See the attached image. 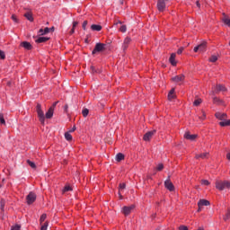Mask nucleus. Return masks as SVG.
I'll list each match as a JSON object with an SVG mask.
<instances>
[{"mask_svg": "<svg viewBox=\"0 0 230 230\" xmlns=\"http://www.w3.org/2000/svg\"><path fill=\"white\" fill-rule=\"evenodd\" d=\"M216 188L217 190H219V191H224V190H229L230 181H217Z\"/></svg>", "mask_w": 230, "mask_h": 230, "instance_id": "f257e3e1", "label": "nucleus"}, {"mask_svg": "<svg viewBox=\"0 0 230 230\" xmlns=\"http://www.w3.org/2000/svg\"><path fill=\"white\" fill-rule=\"evenodd\" d=\"M36 112L38 114V118H40V123L44 124V121H46V116L44 115V111H42V105L40 103L36 106Z\"/></svg>", "mask_w": 230, "mask_h": 230, "instance_id": "f03ea898", "label": "nucleus"}, {"mask_svg": "<svg viewBox=\"0 0 230 230\" xmlns=\"http://www.w3.org/2000/svg\"><path fill=\"white\" fill-rule=\"evenodd\" d=\"M107 49V45L104 43H96L93 50L92 51L93 55H96V53H102V51H105Z\"/></svg>", "mask_w": 230, "mask_h": 230, "instance_id": "7ed1b4c3", "label": "nucleus"}, {"mask_svg": "<svg viewBox=\"0 0 230 230\" xmlns=\"http://www.w3.org/2000/svg\"><path fill=\"white\" fill-rule=\"evenodd\" d=\"M208 49V41H202L199 45L194 48V53H204Z\"/></svg>", "mask_w": 230, "mask_h": 230, "instance_id": "20e7f679", "label": "nucleus"}, {"mask_svg": "<svg viewBox=\"0 0 230 230\" xmlns=\"http://www.w3.org/2000/svg\"><path fill=\"white\" fill-rule=\"evenodd\" d=\"M227 91V88L224 86L223 84H217L216 90L210 92V96H215V94H218V93H226Z\"/></svg>", "mask_w": 230, "mask_h": 230, "instance_id": "39448f33", "label": "nucleus"}, {"mask_svg": "<svg viewBox=\"0 0 230 230\" xmlns=\"http://www.w3.org/2000/svg\"><path fill=\"white\" fill-rule=\"evenodd\" d=\"M27 204L30 206L31 204H33L35 200H37V195L33 192H30L26 197Z\"/></svg>", "mask_w": 230, "mask_h": 230, "instance_id": "423d86ee", "label": "nucleus"}, {"mask_svg": "<svg viewBox=\"0 0 230 230\" xmlns=\"http://www.w3.org/2000/svg\"><path fill=\"white\" fill-rule=\"evenodd\" d=\"M164 186L166 190L169 191H174L175 190V186H173V183L170 180V177L164 181Z\"/></svg>", "mask_w": 230, "mask_h": 230, "instance_id": "0eeeda50", "label": "nucleus"}, {"mask_svg": "<svg viewBox=\"0 0 230 230\" xmlns=\"http://www.w3.org/2000/svg\"><path fill=\"white\" fill-rule=\"evenodd\" d=\"M134 208H136L134 205L128 206V207H123L122 208V213L127 217L129 213H132L134 211Z\"/></svg>", "mask_w": 230, "mask_h": 230, "instance_id": "6e6552de", "label": "nucleus"}, {"mask_svg": "<svg viewBox=\"0 0 230 230\" xmlns=\"http://www.w3.org/2000/svg\"><path fill=\"white\" fill-rule=\"evenodd\" d=\"M157 8L160 12L166 10V3L164 2V0H158Z\"/></svg>", "mask_w": 230, "mask_h": 230, "instance_id": "1a4fd4ad", "label": "nucleus"}, {"mask_svg": "<svg viewBox=\"0 0 230 230\" xmlns=\"http://www.w3.org/2000/svg\"><path fill=\"white\" fill-rule=\"evenodd\" d=\"M130 42H132V40L129 37L125 38L124 42L122 44L123 51H127V49L128 48Z\"/></svg>", "mask_w": 230, "mask_h": 230, "instance_id": "9d476101", "label": "nucleus"}, {"mask_svg": "<svg viewBox=\"0 0 230 230\" xmlns=\"http://www.w3.org/2000/svg\"><path fill=\"white\" fill-rule=\"evenodd\" d=\"M184 75H175L174 77H172V82L175 84H179V82H184Z\"/></svg>", "mask_w": 230, "mask_h": 230, "instance_id": "9b49d317", "label": "nucleus"}, {"mask_svg": "<svg viewBox=\"0 0 230 230\" xmlns=\"http://www.w3.org/2000/svg\"><path fill=\"white\" fill-rule=\"evenodd\" d=\"M154 134H155V130L148 131L144 135V141H150L151 137H154Z\"/></svg>", "mask_w": 230, "mask_h": 230, "instance_id": "f8f14e48", "label": "nucleus"}, {"mask_svg": "<svg viewBox=\"0 0 230 230\" xmlns=\"http://www.w3.org/2000/svg\"><path fill=\"white\" fill-rule=\"evenodd\" d=\"M184 137L185 139H189V141H195L197 139V135H191L190 132H186Z\"/></svg>", "mask_w": 230, "mask_h": 230, "instance_id": "ddd939ff", "label": "nucleus"}, {"mask_svg": "<svg viewBox=\"0 0 230 230\" xmlns=\"http://www.w3.org/2000/svg\"><path fill=\"white\" fill-rule=\"evenodd\" d=\"M212 98H213V103H215V105H224V101L215 96V94L212 95Z\"/></svg>", "mask_w": 230, "mask_h": 230, "instance_id": "4468645a", "label": "nucleus"}, {"mask_svg": "<svg viewBox=\"0 0 230 230\" xmlns=\"http://www.w3.org/2000/svg\"><path fill=\"white\" fill-rule=\"evenodd\" d=\"M216 118H217V119H220L221 121H226V119L227 118V114L217 112L216 113Z\"/></svg>", "mask_w": 230, "mask_h": 230, "instance_id": "2eb2a0df", "label": "nucleus"}, {"mask_svg": "<svg viewBox=\"0 0 230 230\" xmlns=\"http://www.w3.org/2000/svg\"><path fill=\"white\" fill-rule=\"evenodd\" d=\"M54 111H55V110H53V108L49 109V111L45 114V117L47 118V119H51V118H53Z\"/></svg>", "mask_w": 230, "mask_h": 230, "instance_id": "dca6fc26", "label": "nucleus"}, {"mask_svg": "<svg viewBox=\"0 0 230 230\" xmlns=\"http://www.w3.org/2000/svg\"><path fill=\"white\" fill-rule=\"evenodd\" d=\"M24 17L27 21H30V22H33V14L31 13V12L25 13Z\"/></svg>", "mask_w": 230, "mask_h": 230, "instance_id": "f3484780", "label": "nucleus"}, {"mask_svg": "<svg viewBox=\"0 0 230 230\" xmlns=\"http://www.w3.org/2000/svg\"><path fill=\"white\" fill-rule=\"evenodd\" d=\"M175 57H176L175 53L171 54L169 62L170 64H172V66H177V61H175Z\"/></svg>", "mask_w": 230, "mask_h": 230, "instance_id": "a211bd4d", "label": "nucleus"}, {"mask_svg": "<svg viewBox=\"0 0 230 230\" xmlns=\"http://www.w3.org/2000/svg\"><path fill=\"white\" fill-rule=\"evenodd\" d=\"M21 46L22 48H24V49H28V50L31 49V44L30 42H28V41H22L21 43Z\"/></svg>", "mask_w": 230, "mask_h": 230, "instance_id": "6ab92c4d", "label": "nucleus"}, {"mask_svg": "<svg viewBox=\"0 0 230 230\" xmlns=\"http://www.w3.org/2000/svg\"><path fill=\"white\" fill-rule=\"evenodd\" d=\"M48 40H49V38L48 37H40L35 40V42H37L38 44H40L42 42H48Z\"/></svg>", "mask_w": 230, "mask_h": 230, "instance_id": "aec40b11", "label": "nucleus"}, {"mask_svg": "<svg viewBox=\"0 0 230 230\" xmlns=\"http://www.w3.org/2000/svg\"><path fill=\"white\" fill-rule=\"evenodd\" d=\"M199 208H202V206H209V201L207 199H200L198 203Z\"/></svg>", "mask_w": 230, "mask_h": 230, "instance_id": "412c9836", "label": "nucleus"}, {"mask_svg": "<svg viewBox=\"0 0 230 230\" xmlns=\"http://www.w3.org/2000/svg\"><path fill=\"white\" fill-rule=\"evenodd\" d=\"M51 31V29L46 27L44 30L40 29L39 31L40 35H47V33H49Z\"/></svg>", "mask_w": 230, "mask_h": 230, "instance_id": "4be33fe9", "label": "nucleus"}, {"mask_svg": "<svg viewBox=\"0 0 230 230\" xmlns=\"http://www.w3.org/2000/svg\"><path fill=\"white\" fill-rule=\"evenodd\" d=\"M209 153H203L201 155H196V159H208Z\"/></svg>", "mask_w": 230, "mask_h": 230, "instance_id": "5701e85b", "label": "nucleus"}, {"mask_svg": "<svg viewBox=\"0 0 230 230\" xmlns=\"http://www.w3.org/2000/svg\"><path fill=\"white\" fill-rule=\"evenodd\" d=\"M175 98V88H172L168 93V100H173Z\"/></svg>", "mask_w": 230, "mask_h": 230, "instance_id": "b1692460", "label": "nucleus"}, {"mask_svg": "<svg viewBox=\"0 0 230 230\" xmlns=\"http://www.w3.org/2000/svg\"><path fill=\"white\" fill-rule=\"evenodd\" d=\"M127 188V185L125 183H120L119 184V199H123V196L121 195V190H125Z\"/></svg>", "mask_w": 230, "mask_h": 230, "instance_id": "393cba45", "label": "nucleus"}, {"mask_svg": "<svg viewBox=\"0 0 230 230\" xmlns=\"http://www.w3.org/2000/svg\"><path fill=\"white\" fill-rule=\"evenodd\" d=\"M91 30L93 31H102V25H96V24H93L91 26Z\"/></svg>", "mask_w": 230, "mask_h": 230, "instance_id": "a878e982", "label": "nucleus"}, {"mask_svg": "<svg viewBox=\"0 0 230 230\" xmlns=\"http://www.w3.org/2000/svg\"><path fill=\"white\" fill-rule=\"evenodd\" d=\"M220 127H230V119L222 120L219 122Z\"/></svg>", "mask_w": 230, "mask_h": 230, "instance_id": "bb28decb", "label": "nucleus"}, {"mask_svg": "<svg viewBox=\"0 0 230 230\" xmlns=\"http://www.w3.org/2000/svg\"><path fill=\"white\" fill-rule=\"evenodd\" d=\"M123 159H125V155L121 153H118L116 155V161L119 163V161H123Z\"/></svg>", "mask_w": 230, "mask_h": 230, "instance_id": "cd10ccee", "label": "nucleus"}, {"mask_svg": "<svg viewBox=\"0 0 230 230\" xmlns=\"http://www.w3.org/2000/svg\"><path fill=\"white\" fill-rule=\"evenodd\" d=\"M65 139H66V141H73V136H71V133L66 132L65 133Z\"/></svg>", "mask_w": 230, "mask_h": 230, "instance_id": "c85d7f7f", "label": "nucleus"}, {"mask_svg": "<svg viewBox=\"0 0 230 230\" xmlns=\"http://www.w3.org/2000/svg\"><path fill=\"white\" fill-rule=\"evenodd\" d=\"M200 103H202V99H196V100L193 102L194 107H199V105H200Z\"/></svg>", "mask_w": 230, "mask_h": 230, "instance_id": "c756f323", "label": "nucleus"}, {"mask_svg": "<svg viewBox=\"0 0 230 230\" xmlns=\"http://www.w3.org/2000/svg\"><path fill=\"white\" fill-rule=\"evenodd\" d=\"M40 230H48L49 223L46 221L45 223L40 224Z\"/></svg>", "mask_w": 230, "mask_h": 230, "instance_id": "7c9ffc66", "label": "nucleus"}, {"mask_svg": "<svg viewBox=\"0 0 230 230\" xmlns=\"http://www.w3.org/2000/svg\"><path fill=\"white\" fill-rule=\"evenodd\" d=\"M223 22L225 23V24H226V26H229V28H230V19L228 18V17H224L223 18Z\"/></svg>", "mask_w": 230, "mask_h": 230, "instance_id": "2f4dec72", "label": "nucleus"}, {"mask_svg": "<svg viewBox=\"0 0 230 230\" xmlns=\"http://www.w3.org/2000/svg\"><path fill=\"white\" fill-rule=\"evenodd\" d=\"M82 114L84 116V118H87V116H89V109L85 108L83 110Z\"/></svg>", "mask_w": 230, "mask_h": 230, "instance_id": "473e14b6", "label": "nucleus"}, {"mask_svg": "<svg viewBox=\"0 0 230 230\" xmlns=\"http://www.w3.org/2000/svg\"><path fill=\"white\" fill-rule=\"evenodd\" d=\"M27 164H29V166H31V168H33V170L37 168V165L35 164V163L31 162V160H27Z\"/></svg>", "mask_w": 230, "mask_h": 230, "instance_id": "72a5a7b5", "label": "nucleus"}, {"mask_svg": "<svg viewBox=\"0 0 230 230\" xmlns=\"http://www.w3.org/2000/svg\"><path fill=\"white\" fill-rule=\"evenodd\" d=\"M0 123L1 125H6V121L4 120V115L0 113Z\"/></svg>", "mask_w": 230, "mask_h": 230, "instance_id": "f704fd0d", "label": "nucleus"}, {"mask_svg": "<svg viewBox=\"0 0 230 230\" xmlns=\"http://www.w3.org/2000/svg\"><path fill=\"white\" fill-rule=\"evenodd\" d=\"M66 191H73V189L71 188V186L69 185L65 186V188L63 189V193H66Z\"/></svg>", "mask_w": 230, "mask_h": 230, "instance_id": "c9c22d12", "label": "nucleus"}, {"mask_svg": "<svg viewBox=\"0 0 230 230\" xmlns=\"http://www.w3.org/2000/svg\"><path fill=\"white\" fill-rule=\"evenodd\" d=\"M46 218H48V216L46 214H42L40 218V224L44 223Z\"/></svg>", "mask_w": 230, "mask_h": 230, "instance_id": "e433bc0d", "label": "nucleus"}, {"mask_svg": "<svg viewBox=\"0 0 230 230\" xmlns=\"http://www.w3.org/2000/svg\"><path fill=\"white\" fill-rule=\"evenodd\" d=\"M119 31H121V33H125L127 31V25H120Z\"/></svg>", "mask_w": 230, "mask_h": 230, "instance_id": "4c0bfd02", "label": "nucleus"}, {"mask_svg": "<svg viewBox=\"0 0 230 230\" xmlns=\"http://www.w3.org/2000/svg\"><path fill=\"white\" fill-rule=\"evenodd\" d=\"M6 58V55L4 54V51L0 49V59L4 60Z\"/></svg>", "mask_w": 230, "mask_h": 230, "instance_id": "58836bf2", "label": "nucleus"}, {"mask_svg": "<svg viewBox=\"0 0 230 230\" xmlns=\"http://www.w3.org/2000/svg\"><path fill=\"white\" fill-rule=\"evenodd\" d=\"M217 60H218V57L215 55L211 56L209 58V62H217Z\"/></svg>", "mask_w": 230, "mask_h": 230, "instance_id": "ea45409f", "label": "nucleus"}, {"mask_svg": "<svg viewBox=\"0 0 230 230\" xmlns=\"http://www.w3.org/2000/svg\"><path fill=\"white\" fill-rule=\"evenodd\" d=\"M202 186H209V181L208 180H201Z\"/></svg>", "mask_w": 230, "mask_h": 230, "instance_id": "a19ab883", "label": "nucleus"}, {"mask_svg": "<svg viewBox=\"0 0 230 230\" xmlns=\"http://www.w3.org/2000/svg\"><path fill=\"white\" fill-rule=\"evenodd\" d=\"M163 168H164V165H163V164H159L157 165V167H156V170H157L158 172H161V171H163Z\"/></svg>", "mask_w": 230, "mask_h": 230, "instance_id": "79ce46f5", "label": "nucleus"}, {"mask_svg": "<svg viewBox=\"0 0 230 230\" xmlns=\"http://www.w3.org/2000/svg\"><path fill=\"white\" fill-rule=\"evenodd\" d=\"M229 218H230V211H227V213L224 217V220L226 222V220H229Z\"/></svg>", "mask_w": 230, "mask_h": 230, "instance_id": "37998d69", "label": "nucleus"}, {"mask_svg": "<svg viewBox=\"0 0 230 230\" xmlns=\"http://www.w3.org/2000/svg\"><path fill=\"white\" fill-rule=\"evenodd\" d=\"M199 119H201L202 121H204V119H206V111H202V116L199 117Z\"/></svg>", "mask_w": 230, "mask_h": 230, "instance_id": "c03bdc74", "label": "nucleus"}, {"mask_svg": "<svg viewBox=\"0 0 230 230\" xmlns=\"http://www.w3.org/2000/svg\"><path fill=\"white\" fill-rule=\"evenodd\" d=\"M11 230H21V226L15 225L14 226H12Z\"/></svg>", "mask_w": 230, "mask_h": 230, "instance_id": "a18cd8bd", "label": "nucleus"}, {"mask_svg": "<svg viewBox=\"0 0 230 230\" xmlns=\"http://www.w3.org/2000/svg\"><path fill=\"white\" fill-rule=\"evenodd\" d=\"M182 51H184V48H183V47H181V48H180V49H178L177 54H178V55H181V54H182Z\"/></svg>", "mask_w": 230, "mask_h": 230, "instance_id": "49530a36", "label": "nucleus"}, {"mask_svg": "<svg viewBox=\"0 0 230 230\" xmlns=\"http://www.w3.org/2000/svg\"><path fill=\"white\" fill-rule=\"evenodd\" d=\"M179 230H189L186 226H180Z\"/></svg>", "mask_w": 230, "mask_h": 230, "instance_id": "de8ad7c7", "label": "nucleus"}, {"mask_svg": "<svg viewBox=\"0 0 230 230\" xmlns=\"http://www.w3.org/2000/svg\"><path fill=\"white\" fill-rule=\"evenodd\" d=\"M58 103V102H56L52 104V106L50 107V109H52V111H55V107H57V104Z\"/></svg>", "mask_w": 230, "mask_h": 230, "instance_id": "09e8293b", "label": "nucleus"}, {"mask_svg": "<svg viewBox=\"0 0 230 230\" xmlns=\"http://www.w3.org/2000/svg\"><path fill=\"white\" fill-rule=\"evenodd\" d=\"M1 210L4 211V200L1 201Z\"/></svg>", "mask_w": 230, "mask_h": 230, "instance_id": "8fccbe9b", "label": "nucleus"}, {"mask_svg": "<svg viewBox=\"0 0 230 230\" xmlns=\"http://www.w3.org/2000/svg\"><path fill=\"white\" fill-rule=\"evenodd\" d=\"M12 19L14 22H17V16H15L14 14L12 15Z\"/></svg>", "mask_w": 230, "mask_h": 230, "instance_id": "3c124183", "label": "nucleus"}, {"mask_svg": "<svg viewBox=\"0 0 230 230\" xmlns=\"http://www.w3.org/2000/svg\"><path fill=\"white\" fill-rule=\"evenodd\" d=\"M86 26H87V21H84L83 22V30H85Z\"/></svg>", "mask_w": 230, "mask_h": 230, "instance_id": "603ef678", "label": "nucleus"}, {"mask_svg": "<svg viewBox=\"0 0 230 230\" xmlns=\"http://www.w3.org/2000/svg\"><path fill=\"white\" fill-rule=\"evenodd\" d=\"M78 26V22H73V27L72 28H76Z\"/></svg>", "mask_w": 230, "mask_h": 230, "instance_id": "864d4df0", "label": "nucleus"}, {"mask_svg": "<svg viewBox=\"0 0 230 230\" xmlns=\"http://www.w3.org/2000/svg\"><path fill=\"white\" fill-rule=\"evenodd\" d=\"M91 70L93 73H98V71H96V69L94 68V66H91Z\"/></svg>", "mask_w": 230, "mask_h": 230, "instance_id": "5fc2aeb1", "label": "nucleus"}, {"mask_svg": "<svg viewBox=\"0 0 230 230\" xmlns=\"http://www.w3.org/2000/svg\"><path fill=\"white\" fill-rule=\"evenodd\" d=\"M67 109H69V106L67 104H66L65 107H64L65 112H67Z\"/></svg>", "mask_w": 230, "mask_h": 230, "instance_id": "6e6d98bb", "label": "nucleus"}, {"mask_svg": "<svg viewBox=\"0 0 230 230\" xmlns=\"http://www.w3.org/2000/svg\"><path fill=\"white\" fill-rule=\"evenodd\" d=\"M6 85H7L8 87H12V81H8V82L6 83Z\"/></svg>", "mask_w": 230, "mask_h": 230, "instance_id": "4d7b16f0", "label": "nucleus"}, {"mask_svg": "<svg viewBox=\"0 0 230 230\" xmlns=\"http://www.w3.org/2000/svg\"><path fill=\"white\" fill-rule=\"evenodd\" d=\"M75 33V28L72 27V30L70 31V35H73Z\"/></svg>", "mask_w": 230, "mask_h": 230, "instance_id": "13d9d810", "label": "nucleus"}, {"mask_svg": "<svg viewBox=\"0 0 230 230\" xmlns=\"http://www.w3.org/2000/svg\"><path fill=\"white\" fill-rule=\"evenodd\" d=\"M75 130H76V127L74 126L70 132H75Z\"/></svg>", "mask_w": 230, "mask_h": 230, "instance_id": "bf43d9fd", "label": "nucleus"}, {"mask_svg": "<svg viewBox=\"0 0 230 230\" xmlns=\"http://www.w3.org/2000/svg\"><path fill=\"white\" fill-rule=\"evenodd\" d=\"M226 159H228V161H230V153H228V154L226 155Z\"/></svg>", "mask_w": 230, "mask_h": 230, "instance_id": "052dcab7", "label": "nucleus"}, {"mask_svg": "<svg viewBox=\"0 0 230 230\" xmlns=\"http://www.w3.org/2000/svg\"><path fill=\"white\" fill-rule=\"evenodd\" d=\"M196 4H197L198 8H200V3L199 2H197Z\"/></svg>", "mask_w": 230, "mask_h": 230, "instance_id": "680f3d73", "label": "nucleus"}, {"mask_svg": "<svg viewBox=\"0 0 230 230\" xmlns=\"http://www.w3.org/2000/svg\"><path fill=\"white\" fill-rule=\"evenodd\" d=\"M116 24V26H118V24H121V22L120 21H119L117 23H115Z\"/></svg>", "mask_w": 230, "mask_h": 230, "instance_id": "e2e57ef3", "label": "nucleus"}, {"mask_svg": "<svg viewBox=\"0 0 230 230\" xmlns=\"http://www.w3.org/2000/svg\"><path fill=\"white\" fill-rule=\"evenodd\" d=\"M49 30H50V31H53V30H55V28L52 27V28H49Z\"/></svg>", "mask_w": 230, "mask_h": 230, "instance_id": "0e129e2a", "label": "nucleus"}]
</instances>
